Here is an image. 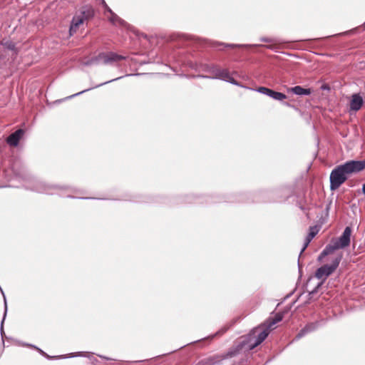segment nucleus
I'll use <instances>...</instances> for the list:
<instances>
[{"instance_id":"nucleus-1","label":"nucleus","mask_w":365,"mask_h":365,"mask_svg":"<svg viewBox=\"0 0 365 365\" xmlns=\"http://www.w3.org/2000/svg\"><path fill=\"white\" fill-rule=\"evenodd\" d=\"M365 169V160H349L336 166L330 174V189H338L348 178V175Z\"/></svg>"},{"instance_id":"nucleus-2","label":"nucleus","mask_w":365,"mask_h":365,"mask_svg":"<svg viewBox=\"0 0 365 365\" xmlns=\"http://www.w3.org/2000/svg\"><path fill=\"white\" fill-rule=\"evenodd\" d=\"M200 69L202 71L210 73L211 76L199 75L197 77L203 78L220 79L227 81L232 85L243 87L240 83L235 80L226 68H221L213 63H202Z\"/></svg>"},{"instance_id":"nucleus-3","label":"nucleus","mask_w":365,"mask_h":365,"mask_svg":"<svg viewBox=\"0 0 365 365\" xmlns=\"http://www.w3.org/2000/svg\"><path fill=\"white\" fill-rule=\"evenodd\" d=\"M29 188L35 192L48 195L59 194L63 195V190H68L69 193H80L78 190L71 187L48 185L44 182L36 180L33 182V185Z\"/></svg>"},{"instance_id":"nucleus-4","label":"nucleus","mask_w":365,"mask_h":365,"mask_svg":"<svg viewBox=\"0 0 365 365\" xmlns=\"http://www.w3.org/2000/svg\"><path fill=\"white\" fill-rule=\"evenodd\" d=\"M341 259L342 254H338L331 260V264H324L316 270L315 277L319 279H322V282L319 283L313 290L309 292V296H312L314 294L317 292L323 282L336 269Z\"/></svg>"},{"instance_id":"nucleus-5","label":"nucleus","mask_w":365,"mask_h":365,"mask_svg":"<svg viewBox=\"0 0 365 365\" xmlns=\"http://www.w3.org/2000/svg\"><path fill=\"white\" fill-rule=\"evenodd\" d=\"M262 42L268 43L269 44L267 45H261V44H234V43H224L220 42H213L212 43V46L213 48H217L219 46H223L226 48H247V47H257L262 46L265 47L270 50H276L277 47V44L280 43L279 40L274 38H267V37H262L260 38ZM219 50H222V48H219Z\"/></svg>"},{"instance_id":"nucleus-6","label":"nucleus","mask_w":365,"mask_h":365,"mask_svg":"<svg viewBox=\"0 0 365 365\" xmlns=\"http://www.w3.org/2000/svg\"><path fill=\"white\" fill-rule=\"evenodd\" d=\"M93 15V11L91 9H83L79 14H75L69 28L70 36H73L77 31L80 25H81L85 20L92 17Z\"/></svg>"},{"instance_id":"nucleus-7","label":"nucleus","mask_w":365,"mask_h":365,"mask_svg":"<svg viewBox=\"0 0 365 365\" xmlns=\"http://www.w3.org/2000/svg\"><path fill=\"white\" fill-rule=\"evenodd\" d=\"M351 234V229L349 227H346L341 236L334 242L335 244L334 248L341 249L348 247L350 245Z\"/></svg>"},{"instance_id":"nucleus-8","label":"nucleus","mask_w":365,"mask_h":365,"mask_svg":"<svg viewBox=\"0 0 365 365\" xmlns=\"http://www.w3.org/2000/svg\"><path fill=\"white\" fill-rule=\"evenodd\" d=\"M255 91L260 93L262 94L266 95L274 100L282 101L287 98V96L282 93L277 92L275 91H273L270 88H268L267 87H259L257 89L255 90Z\"/></svg>"},{"instance_id":"nucleus-9","label":"nucleus","mask_w":365,"mask_h":365,"mask_svg":"<svg viewBox=\"0 0 365 365\" xmlns=\"http://www.w3.org/2000/svg\"><path fill=\"white\" fill-rule=\"evenodd\" d=\"M101 58H103V64L105 65L113 64V63L125 60L126 58L125 56L119 55L112 51L101 52Z\"/></svg>"},{"instance_id":"nucleus-10","label":"nucleus","mask_w":365,"mask_h":365,"mask_svg":"<svg viewBox=\"0 0 365 365\" xmlns=\"http://www.w3.org/2000/svg\"><path fill=\"white\" fill-rule=\"evenodd\" d=\"M252 332L254 335H255L257 333V334L255 342L250 345L251 349H254L255 347L260 344L267 338L269 333V329L267 327L262 331H259V328H256L253 329Z\"/></svg>"},{"instance_id":"nucleus-11","label":"nucleus","mask_w":365,"mask_h":365,"mask_svg":"<svg viewBox=\"0 0 365 365\" xmlns=\"http://www.w3.org/2000/svg\"><path fill=\"white\" fill-rule=\"evenodd\" d=\"M321 325V322H314L308 323L299 333L296 335L294 340H299L308 333L315 331Z\"/></svg>"},{"instance_id":"nucleus-12","label":"nucleus","mask_w":365,"mask_h":365,"mask_svg":"<svg viewBox=\"0 0 365 365\" xmlns=\"http://www.w3.org/2000/svg\"><path fill=\"white\" fill-rule=\"evenodd\" d=\"M236 353H237V351H229L227 354V355L225 356V358L232 357L233 356H235L236 354ZM223 359H224V357H221V356H215V357L205 359L202 360L201 361H200L199 365H217Z\"/></svg>"},{"instance_id":"nucleus-13","label":"nucleus","mask_w":365,"mask_h":365,"mask_svg":"<svg viewBox=\"0 0 365 365\" xmlns=\"http://www.w3.org/2000/svg\"><path fill=\"white\" fill-rule=\"evenodd\" d=\"M363 103L364 101L360 94L354 93L351 96V99L350 101V110L353 111H358L361 109Z\"/></svg>"},{"instance_id":"nucleus-14","label":"nucleus","mask_w":365,"mask_h":365,"mask_svg":"<svg viewBox=\"0 0 365 365\" xmlns=\"http://www.w3.org/2000/svg\"><path fill=\"white\" fill-rule=\"evenodd\" d=\"M24 133L23 129H18L7 138V143L11 146H17Z\"/></svg>"},{"instance_id":"nucleus-15","label":"nucleus","mask_w":365,"mask_h":365,"mask_svg":"<svg viewBox=\"0 0 365 365\" xmlns=\"http://www.w3.org/2000/svg\"><path fill=\"white\" fill-rule=\"evenodd\" d=\"M110 14L109 16H107L108 21L114 26H120L123 27L127 26V23L120 18L116 14H115L113 11L112 13H108Z\"/></svg>"},{"instance_id":"nucleus-16","label":"nucleus","mask_w":365,"mask_h":365,"mask_svg":"<svg viewBox=\"0 0 365 365\" xmlns=\"http://www.w3.org/2000/svg\"><path fill=\"white\" fill-rule=\"evenodd\" d=\"M288 91L297 96H309L312 93L310 88H304L300 86H296L294 87L289 88Z\"/></svg>"},{"instance_id":"nucleus-17","label":"nucleus","mask_w":365,"mask_h":365,"mask_svg":"<svg viewBox=\"0 0 365 365\" xmlns=\"http://www.w3.org/2000/svg\"><path fill=\"white\" fill-rule=\"evenodd\" d=\"M317 232L318 230H317L316 227H311L309 228V232L305 239V242L301 250L300 255L306 250V248L307 247L312 240L316 236Z\"/></svg>"},{"instance_id":"nucleus-18","label":"nucleus","mask_w":365,"mask_h":365,"mask_svg":"<svg viewBox=\"0 0 365 365\" xmlns=\"http://www.w3.org/2000/svg\"><path fill=\"white\" fill-rule=\"evenodd\" d=\"M82 64L86 66L103 64V58H101V53H100L96 56L92 57L86 61H83Z\"/></svg>"},{"instance_id":"nucleus-19","label":"nucleus","mask_w":365,"mask_h":365,"mask_svg":"<svg viewBox=\"0 0 365 365\" xmlns=\"http://www.w3.org/2000/svg\"><path fill=\"white\" fill-rule=\"evenodd\" d=\"M18 344H19L20 346H28V347H31V348H33V349H36L41 355L46 356V358H48V359H51L52 358L51 356H48L46 353H45L43 350H41V349L36 347V346L33 345V344H27V343H24V342H21V341H19L18 342ZM68 356H53V358H67Z\"/></svg>"},{"instance_id":"nucleus-20","label":"nucleus","mask_w":365,"mask_h":365,"mask_svg":"<svg viewBox=\"0 0 365 365\" xmlns=\"http://www.w3.org/2000/svg\"><path fill=\"white\" fill-rule=\"evenodd\" d=\"M282 320V316L280 314H277L274 317L269 318L265 322V326L270 330L272 327L277 323Z\"/></svg>"},{"instance_id":"nucleus-21","label":"nucleus","mask_w":365,"mask_h":365,"mask_svg":"<svg viewBox=\"0 0 365 365\" xmlns=\"http://www.w3.org/2000/svg\"><path fill=\"white\" fill-rule=\"evenodd\" d=\"M123 78L122 76H120V77H118V78H114V79H112V80H110V81H106V82H104V83H100V84H98V85H97V86H94V87H93V88H87V89H85V90H83V91H81V92H78V93H77L73 94V95H71V96H70L67 97V98H73V97H75V96H79V95H81V94H82V93H85V92H86V91H90V90H91V89H93V88H98V87H100V86H103V85L108 84V83H110V82H113V81H115L119 80V79H120V78Z\"/></svg>"},{"instance_id":"nucleus-22","label":"nucleus","mask_w":365,"mask_h":365,"mask_svg":"<svg viewBox=\"0 0 365 365\" xmlns=\"http://www.w3.org/2000/svg\"><path fill=\"white\" fill-rule=\"evenodd\" d=\"M334 247L335 244L334 242L331 244L327 245L320 254L319 259L331 254L334 250H338V248H334Z\"/></svg>"},{"instance_id":"nucleus-23","label":"nucleus","mask_w":365,"mask_h":365,"mask_svg":"<svg viewBox=\"0 0 365 365\" xmlns=\"http://www.w3.org/2000/svg\"><path fill=\"white\" fill-rule=\"evenodd\" d=\"M0 44L9 50H14L15 48L14 43L8 39H2L0 42Z\"/></svg>"},{"instance_id":"nucleus-24","label":"nucleus","mask_w":365,"mask_h":365,"mask_svg":"<svg viewBox=\"0 0 365 365\" xmlns=\"http://www.w3.org/2000/svg\"><path fill=\"white\" fill-rule=\"evenodd\" d=\"M75 356H85L91 359V356H92V354L90 353H83V352H76L71 354V356L69 357H75Z\"/></svg>"},{"instance_id":"nucleus-25","label":"nucleus","mask_w":365,"mask_h":365,"mask_svg":"<svg viewBox=\"0 0 365 365\" xmlns=\"http://www.w3.org/2000/svg\"><path fill=\"white\" fill-rule=\"evenodd\" d=\"M101 4L103 5V6L104 7L105 9V12H104V14L106 15V12L108 13H112V10L108 6V4H106V2L105 1V0H101Z\"/></svg>"},{"instance_id":"nucleus-26","label":"nucleus","mask_w":365,"mask_h":365,"mask_svg":"<svg viewBox=\"0 0 365 365\" xmlns=\"http://www.w3.org/2000/svg\"><path fill=\"white\" fill-rule=\"evenodd\" d=\"M226 331V329H222L221 331H220L219 332L216 333L215 335L218 334H223Z\"/></svg>"},{"instance_id":"nucleus-27","label":"nucleus","mask_w":365,"mask_h":365,"mask_svg":"<svg viewBox=\"0 0 365 365\" xmlns=\"http://www.w3.org/2000/svg\"><path fill=\"white\" fill-rule=\"evenodd\" d=\"M284 105H285L286 106H288V107H292V106L290 105V103H287V102L284 103Z\"/></svg>"},{"instance_id":"nucleus-28","label":"nucleus","mask_w":365,"mask_h":365,"mask_svg":"<svg viewBox=\"0 0 365 365\" xmlns=\"http://www.w3.org/2000/svg\"><path fill=\"white\" fill-rule=\"evenodd\" d=\"M362 192L364 194H365V183L362 186Z\"/></svg>"},{"instance_id":"nucleus-29","label":"nucleus","mask_w":365,"mask_h":365,"mask_svg":"<svg viewBox=\"0 0 365 365\" xmlns=\"http://www.w3.org/2000/svg\"><path fill=\"white\" fill-rule=\"evenodd\" d=\"M98 356H99V357H101V358H103V359H107V360H109V359H110L109 358H107V357H106V356H102V355H98Z\"/></svg>"},{"instance_id":"nucleus-30","label":"nucleus","mask_w":365,"mask_h":365,"mask_svg":"<svg viewBox=\"0 0 365 365\" xmlns=\"http://www.w3.org/2000/svg\"><path fill=\"white\" fill-rule=\"evenodd\" d=\"M66 197H73V196H71L70 194H68V195H66Z\"/></svg>"},{"instance_id":"nucleus-31","label":"nucleus","mask_w":365,"mask_h":365,"mask_svg":"<svg viewBox=\"0 0 365 365\" xmlns=\"http://www.w3.org/2000/svg\"><path fill=\"white\" fill-rule=\"evenodd\" d=\"M298 266H299V269L300 270V264L298 263Z\"/></svg>"}]
</instances>
